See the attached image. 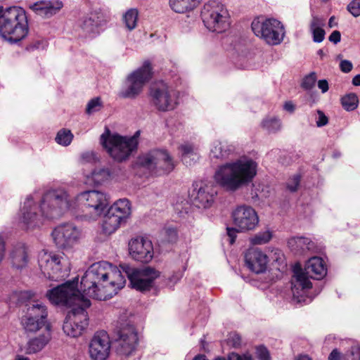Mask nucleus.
I'll use <instances>...</instances> for the list:
<instances>
[{
  "label": "nucleus",
  "mask_w": 360,
  "mask_h": 360,
  "mask_svg": "<svg viewBox=\"0 0 360 360\" xmlns=\"http://www.w3.org/2000/svg\"><path fill=\"white\" fill-rule=\"evenodd\" d=\"M78 278L68 281L46 292L49 300L54 304L86 307L91 306V301L85 297L106 300L114 295L125 285L120 272L113 269L111 264L101 261L90 266L82 277L80 290L77 287Z\"/></svg>",
  "instance_id": "nucleus-1"
},
{
  "label": "nucleus",
  "mask_w": 360,
  "mask_h": 360,
  "mask_svg": "<svg viewBox=\"0 0 360 360\" xmlns=\"http://www.w3.org/2000/svg\"><path fill=\"white\" fill-rule=\"evenodd\" d=\"M108 204L106 194L98 191H86L72 199L65 189H52L44 194L39 205L34 204L32 196L26 198L21 210L22 221L27 228H33L41 224L43 217L57 219L67 210H76L80 206L89 210L93 217H98Z\"/></svg>",
  "instance_id": "nucleus-2"
},
{
  "label": "nucleus",
  "mask_w": 360,
  "mask_h": 360,
  "mask_svg": "<svg viewBox=\"0 0 360 360\" xmlns=\"http://www.w3.org/2000/svg\"><path fill=\"white\" fill-rule=\"evenodd\" d=\"M257 164L251 159H240L218 167L214 174L215 182L224 190L235 192L252 181Z\"/></svg>",
  "instance_id": "nucleus-3"
},
{
  "label": "nucleus",
  "mask_w": 360,
  "mask_h": 360,
  "mask_svg": "<svg viewBox=\"0 0 360 360\" xmlns=\"http://www.w3.org/2000/svg\"><path fill=\"white\" fill-rule=\"evenodd\" d=\"M25 11L18 6H0V35L11 44L22 40L28 34Z\"/></svg>",
  "instance_id": "nucleus-4"
},
{
  "label": "nucleus",
  "mask_w": 360,
  "mask_h": 360,
  "mask_svg": "<svg viewBox=\"0 0 360 360\" xmlns=\"http://www.w3.org/2000/svg\"><path fill=\"white\" fill-rule=\"evenodd\" d=\"M295 282L292 283V290L293 295H299L300 290L304 292L311 288L312 283L309 278L316 280L322 279L327 274L326 264L322 258L313 257L310 258L305 264L304 269L299 266L294 268Z\"/></svg>",
  "instance_id": "nucleus-5"
},
{
  "label": "nucleus",
  "mask_w": 360,
  "mask_h": 360,
  "mask_svg": "<svg viewBox=\"0 0 360 360\" xmlns=\"http://www.w3.org/2000/svg\"><path fill=\"white\" fill-rule=\"evenodd\" d=\"M100 141L110 157L119 162L127 160L138 147L136 137L111 134L108 128L101 136Z\"/></svg>",
  "instance_id": "nucleus-6"
},
{
  "label": "nucleus",
  "mask_w": 360,
  "mask_h": 360,
  "mask_svg": "<svg viewBox=\"0 0 360 360\" xmlns=\"http://www.w3.org/2000/svg\"><path fill=\"white\" fill-rule=\"evenodd\" d=\"M38 263L42 274L51 281L63 280L70 271V262L63 254L42 251L39 254Z\"/></svg>",
  "instance_id": "nucleus-7"
},
{
  "label": "nucleus",
  "mask_w": 360,
  "mask_h": 360,
  "mask_svg": "<svg viewBox=\"0 0 360 360\" xmlns=\"http://www.w3.org/2000/svg\"><path fill=\"white\" fill-rule=\"evenodd\" d=\"M205 26L211 32L221 33L230 27V15L224 4L210 0L203 6L201 12Z\"/></svg>",
  "instance_id": "nucleus-8"
},
{
  "label": "nucleus",
  "mask_w": 360,
  "mask_h": 360,
  "mask_svg": "<svg viewBox=\"0 0 360 360\" xmlns=\"http://www.w3.org/2000/svg\"><path fill=\"white\" fill-rule=\"evenodd\" d=\"M153 76L152 67L149 61H145L141 67L129 74L118 96L125 99H135L143 91L145 85Z\"/></svg>",
  "instance_id": "nucleus-9"
},
{
  "label": "nucleus",
  "mask_w": 360,
  "mask_h": 360,
  "mask_svg": "<svg viewBox=\"0 0 360 360\" xmlns=\"http://www.w3.org/2000/svg\"><path fill=\"white\" fill-rule=\"evenodd\" d=\"M111 266L120 272L124 279H125V276L128 278L132 288L141 292L150 290L155 279L160 276V272L150 266L137 269L124 264L120 265L121 271L112 264ZM124 281H126V280Z\"/></svg>",
  "instance_id": "nucleus-10"
},
{
  "label": "nucleus",
  "mask_w": 360,
  "mask_h": 360,
  "mask_svg": "<svg viewBox=\"0 0 360 360\" xmlns=\"http://www.w3.org/2000/svg\"><path fill=\"white\" fill-rule=\"evenodd\" d=\"M138 164L155 175L167 174L174 168L173 159L162 149H153L138 158Z\"/></svg>",
  "instance_id": "nucleus-11"
},
{
  "label": "nucleus",
  "mask_w": 360,
  "mask_h": 360,
  "mask_svg": "<svg viewBox=\"0 0 360 360\" xmlns=\"http://www.w3.org/2000/svg\"><path fill=\"white\" fill-rule=\"evenodd\" d=\"M152 105L160 112L173 110L178 105L177 92L166 82L159 81L150 89Z\"/></svg>",
  "instance_id": "nucleus-12"
},
{
  "label": "nucleus",
  "mask_w": 360,
  "mask_h": 360,
  "mask_svg": "<svg viewBox=\"0 0 360 360\" xmlns=\"http://www.w3.org/2000/svg\"><path fill=\"white\" fill-rule=\"evenodd\" d=\"M251 27L257 37L263 39L269 45L280 44L285 34L283 24L274 18H267L263 21L255 19Z\"/></svg>",
  "instance_id": "nucleus-13"
},
{
  "label": "nucleus",
  "mask_w": 360,
  "mask_h": 360,
  "mask_svg": "<svg viewBox=\"0 0 360 360\" xmlns=\"http://www.w3.org/2000/svg\"><path fill=\"white\" fill-rule=\"evenodd\" d=\"M131 214L130 202L120 199L111 205L104 215L102 224L103 232L106 235L113 233Z\"/></svg>",
  "instance_id": "nucleus-14"
},
{
  "label": "nucleus",
  "mask_w": 360,
  "mask_h": 360,
  "mask_svg": "<svg viewBox=\"0 0 360 360\" xmlns=\"http://www.w3.org/2000/svg\"><path fill=\"white\" fill-rule=\"evenodd\" d=\"M88 307L79 305L74 307L68 313L63 325L64 333L70 337L81 335L89 325V318L86 309Z\"/></svg>",
  "instance_id": "nucleus-15"
},
{
  "label": "nucleus",
  "mask_w": 360,
  "mask_h": 360,
  "mask_svg": "<svg viewBox=\"0 0 360 360\" xmlns=\"http://www.w3.org/2000/svg\"><path fill=\"white\" fill-rule=\"evenodd\" d=\"M81 231L72 224H63L56 227L52 236L56 245L63 250L73 248L81 238Z\"/></svg>",
  "instance_id": "nucleus-16"
},
{
  "label": "nucleus",
  "mask_w": 360,
  "mask_h": 360,
  "mask_svg": "<svg viewBox=\"0 0 360 360\" xmlns=\"http://www.w3.org/2000/svg\"><path fill=\"white\" fill-rule=\"evenodd\" d=\"M138 345V335L133 325L126 324L117 330L116 352L121 356H129Z\"/></svg>",
  "instance_id": "nucleus-17"
},
{
  "label": "nucleus",
  "mask_w": 360,
  "mask_h": 360,
  "mask_svg": "<svg viewBox=\"0 0 360 360\" xmlns=\"http://www.w3.org/2000/svg\"><path fill=\"white\" fill-rule=\"evenodd\" d=\"M233 223L240 232L254 230L259 224L256 211L248 205L236 207L231 213Z\"/></svg>",
  "instance_id": "nucleus-18"
},
{
  "label": "nucleus",
  "mask_w": 360,
  "mask_h": 360,
  "mask_svg": "<svg viewBox=\"0 0 360 360\" xmlns=\"http://www.w3.org/2000/svg\"><path fill=\"white\" fill-rule=\"evenodd\" d=\"M191 194L193 205L198 208L207 209L212 206L217 195V191L212 183H203L193 185Z\"/></svg>",
  "instance_id": "nucleus-19"
},
{
  "label": "nucleus",
  "mask_w": 360,
  "mask_h": 360,
  "mask_svg": "<svg viewBox=\"0 0 360 360\" xmlns=\"http://www.w3.org/2000/svg\"><path fill=\"white\" fill-rule=\"evenodd\" d=\"M129 251L134 260L142 263H148L154 255L152 242L143 237L131 239L129 243Z\"/></svg>",
  "instance_id": "nucleus-20"
},
{
  "label": "nucleus",
  "mask_w": 360,
  "mask_h": 360,
  "mask_svg": "<svg viewBox=\"0 0 360 360\" xmlns=\"http://www.w3.org/2000/svg\"><path fill=\"white\" fill-rule=\"evenodd\" d=\"M110 351V342L108 334L104 331L97 332L92 338L89 352L93 360H105Z\"/></svg>",
  "instance_id": "nucleus-21"
},
{
  "label": "nucleus",
  "mask_w": 360,
  "mask_h": 360,
  "mask_svg": "<svg viewBox=\"0 0 360 360\" xmlns=\"http://www.w3.org/2000/svg\"><path fill=\"white\" fill-rule=\"evenodd\" d=\"M245 262L247 267L251 271L261 274L266 269L268 257L257 248H250L245 254Z\"/></svg>",
  "instance_id": "nucleus-22"
},
{
  "label": "nucleus",
  "mask_w": 360,
  "mask_h": 360,
  "mask_svg": "<svg viewBox=\"0 0 360 360\" xmlns=\"http://www.w3.org/2000/svg\"><path fill=\"white\" fill-rule=\"evenodd\" d=\"M63 3L58 0L41 1L30 6V8L42 18H50L58 12Z\"/></svg>",
  "instance_id": "nucleus-23"
},
{
  "label": "nucleus",
  "mask_w": 360,
  "mask_h": 360,
  "mask_svg": "<svg viewBox=\"0 0 360 360\" xmlns=\"http://www.w3.org/2000/svg\"><path fill=\"white\" fill-rule=\"evenodd\" d=\"M51 326H46V331H44L40 335L30 339L26 347L27 354H34L41 351L51 340Z\"/></svg>",
  "instance_id": "nucleus-24"
},
{
  "label": "nucleus",
  "mask_w": 360,
  "mask_h": 360,
  "mask_svg": "<svg viewBox=\"0 0 360 360\" xmlns=\"http://www.w3.org/2000/svg\"><path fill=\"white\" fill-rule=\"evenodd\" d=\"M12 265L17 269L25 268L29 261L27 248L23 244L15 245L11 252Z\"/></svg>",
  "instance_id": "nucleus-25"
},
{
  "label": "nucleus",
  "mask_w": 360,
  "mask_h": 360,
  "mask_svg": "<svg viewBox=\"0 0 360 360\" xmlns=\"http://www.w3.org/2000/svg\"><path fill=\"white\" fill-rule=\"evenodd\" d=\"M233 150V147L226 142L214 141L211 146L210 157L212 160H223L228 158Z\"/></svg>",
  "instance_id": "nucleus-26"
},
{
  "label": "nucleus",
  "mask_w": 360,
  "mask_h": 360,
  "mask_svg": "<svg viewBox=\"0 0 360 360\" xmlns=\"http://www.w3.org/2000/svg\"><path fill=\"white\" fill-rule=\"evenodd\" d=\"M26 307L27 311L24 316L48 323V311L46 307L43 303L38 302L30 303Z\"/></svg>",
  "instance_id": "nucleus-27"
},
{
  "label": "nucleus",
  "mask_w": 360,
  "mask_h": 360,
  "mask_svg": "<svg viewBox=\"0 0 360 360\" xmlns=\"http://www.w3.org/2000/svg\"><path fill=\"white\" fill-rule=\"evenodd\" d=\"M101 24L98 13L92 12L79 20V25L85 34L94 33Z\"/></svg>",
  "instance_id": "nucleus-28"
},
{
  "label": "nucleus",
  "mask_w": 360,
  "mask_h": 360,
  "mask_svg": "<svg viewBox=\"0 0 360 360\" xmlns=\"http://www.w3.org/2000/svg\"><path fill=\"white\" fill-rule=\"evenodd\" d=\"M288 244L291 251L295 254H302L314 247L312 241L306 237H292L288 240Z\"/></svg>",
  "instance_id": "nucleus-29"
},
{
  "label": "nucleus",
  "mask_w": 360,
  "mask_h": 360,
  "mask_svg": "<svg viewBox=\"0 0 360 360\" xmlns=\"http://www.w3.org/2000/svg\"><path fill=\"white\" fill-rule=\"evenodd\" d=\"M201 0H169L171 8L176 13H183L194 9Z\"/></svg>",
  "instance_id": "nucleus-30"
},
{
  "label": "nucleus",
  "mask_w": 360,
  "mask_h": 360,
  "mask_svg": "<svg viewBox=\"0 0 360 360\" xmlns=\"http://www.w3.org/2000/svg\"><path fill=\"white\" fill-rule=\"evenodd\" d=\"M21 325L26 333H34L43 328H45V331H46V326H50L49 323L24 316L21 318Z\"/></svg>",
  "instance_id": "nucleus-31"
},
{
  "label": "nucleus",
  "mask_w": 360,
  "mask_h": 360,
  "mask_svg": "<svg viewBox=\"0 0 360 360\" xmlns=\"http://www.w3.org/2000/svg\"><path fill=\"white\" fill-rule=\"evenodd\" d=\"M179 149L181 152V160L186 165H191L192 162L198 159V155L195 151L192 144L186 143L181 145Z\"/></svg>",
  "instance_id": "nucleus-32"
},
{
  "label": "nucleus",
  "mask_w": 360,
  "mask_h": 360,
  "mask_svg": "<svg viewBox=\"0 0 360 360\" xmlns=\"http://www.w3.org/2000/svg\"><path fill=\"white\" fill-rule=\"evenodd\" d=\"M341 104L342 108L347 111H353L359 104V98L356 94L349 93L343 96L341 99Z\"/></svg>",
  "instance_id": "nucleus-33"
},
{
  "label": "nucleus",
  "mask_w": 360,
  "mask_h": 360,
  "mask_svg": "<svg viewBox=\"0 0 360 360\" xmlns=\"http://www.w3.org/2000/svg\"><path fill=\"white\" fill-rule=\"evenodd\" d=\"M139 12L136 8H130L123 16L126 27L129 30H132L136 27Z\"/></svg>",
  "instance_id": "nucleus-34"
},
{
  "label": "nucleus",
  "mask_w": 360,
  "mask_h": 360,
  "mask_svg": "<svg viewBox=\"0 0 360 360\" xmlns=\"http://www.w3.org/2000/svg\"><path fill=\"white\" fill-rule=\"evenodd\" d=\"M72 139L73 134L70 130L62 129L57 133L55 140L57 143L67 146L71 143Z\"/></svg>",
  "instance_id": "nucleus-35"
},
{
  "label": "nucleus",
  "mask_w": 360,
  "mask_h": 360,
  "mask_svg": "<svg viewBox=\"0 0 360 360\" xmlns=\"http://www.w3.org/2000/svg\"><path fill=\"white\" fill-rule=\"evenodd\" d=\"M91 176L95 183L101 184L109 179L110 172L108 168L96 169L92 171Z\"/></svg>",
  "instance_id": "nucleus-36"
},
{
  "label": "nucleus",
  "mask_w": 360,
  "mask_h": 360,
  "mask_svg": "<svg viewBox=\"0 0 360 360\" xmlns=\"http://www.w3.org/2000/svg\"><path fill=\"white\" fill-rule=\"evenodd\" d=\"M272 238V233L269 230L259 232L250 238L253 245H262L268 243Z\"/></svg>",
  "instance_id": "nucleus-37"
},
{
  "label": "nucleus",
  "mask_w": 360,
  "mask_h": 360,
  "mask_svg": "<svg viewBox=\"0 0 360 360\" xmlns=\"http://www.w3.org/2000/svg\"><path fill=\"white\" fill-rule=\"evenodd\" d=\"M262 127L269 132H276L281 129V122L275 117L266 119L262 122Z\"/></svg>",
  "instance_id": "nucleus-38"
},
{
  "label": "nucleus",
  "mask_w": 360,
  "mask_h": 360,
  "mask_svg": "<svg viewBox=\"0 0 360 360\" xmlns=\"http://www.w3.org/2000/svg\"><path fill=\"white\" fill-rule=\"evenodd\" d=\"M102 106L103 103L101 98L99 97L94 98L88 102L86 105V112L88 115H91L98 112Z\"/></svg>",
  "instance_id": "nucleus-39"
},
{
  "label": "nucleus",
  "mask_w": 360,
  "mask_h": 360,
  "mask_svg": "<svg viewBox=\"0 0 360 360\" xmlns=\"http://www.w3.org/2000/svg\"><path fill=\"white\" fill-rule=\"evenodd\" d=\"M316 80V73L312 72L304 77L302 83V87L306 90H310L314 87Z\"/></svg>",
  "instance_id": "nucleus-40"
},
{
  "label": "nucleus",
  "mask_w": 360,
  "mask_h": 360,
  "mask_svg": "<svg viewBox=\"0 0 360 360\" xmlns=\"http://www.w3.org/2000/svg\"><path fill=\"white\" fill-rule=\"evenodd\" d=\"M347 10L354 16H360V0H352L347 6Z\"/></svg>",
  "instance_id": "nucleus-41"
},
{
  "label": "nucleus",
  "mask_w": 360,
  "mask_h": 360,
  "mask_svg": "<svg viewBox=\"0 0 360 360\" xmlns=\"http://www.w3.org/2000/svg\"><path fill=\"white\" fill-rule=\"evenodd\" d=\"M165 238L168 243H174L177 240L178 234L176 229L167 227L163 230Z\"/></svg>",
  "instance_id": "nucleus-42"
},
{
  "label": "nucleus",
  "mask_w": 360,
  "mask_h": 360,
  "mask_svg": "<svg viewBox=\"0 0 360 360\" xmlns=\"http://www.w3.org/2000/svg\"><path fill=\"white\" fill-rule=\"evenodd\" d=\"M242 343L241 337L236 333H231L229 334L227 339V344L234 348H238Z\"/></svg>",
  "instance_id": "nucleus-43"
},
{
  "label": "nucleus",
  "mask_w": 360,
  "mask_h": 360,
  "mask_svg": "<svg viewBox=\"0 0 360 360\" xmlns=\"http://www.w3.org/2000/svg\"><path fill=\"white\" fill-rule=\"evenodd\" d=\"M300 183V176L294 175L292 178L289 179L286 183V187L290 192H295Z\"/></svg>",
  "instance_id": "nucleus-44"
},
{
  "label": "nucleus",
  "mask_w": 360,
  "mask_h": 360,
  "mask_svg": "<svg viewBox=\"0 0 360 360\" xmlns=\"http://www.w3.org/2000/svg\"><path fill=\"white\" fill-rule=\"evenodd\" d=\"M256 355L259 360H271L269 350L263 345L258 346L256 348Z\"/></svg>",
  "instance_id": "nucleus-45"
},
{
  "label": "nucleus",
  "mask_w": 360,
  "mask_h": 360,
  "mask_svg": "<svg viewBox=\"0 0 360 360\" xmlns=\"http://www.w3.org/2000/svg\"><path fill=\"white\" fill-rule=\"evenodd\" d=\"M312 33L313 41L316 43H321L325 37V31L323 29H314L311 30Z\"/></svg>",
  "instance_id": "nucleus-46"
},
{
  "label": "nucleus",
  "mask_w": 360,
  "mask_h": 360,
  "mask_svg": "<svg viewBox=\"0 0 360 360\" xmlns=\"http://www.w3.org/2000/svg\"><path fill=\"white\" fill-rule=\"evenodd\" d=\"M81 159L84 162H95L97 160V157L95 153L87 151L81 155Z\"/></svg>",
  "instance_id": "nucleus-47"
},
{
  "label": "nucleus",
  "mask_w": 360,
  "mask_h": 360,
  "mask_svg": "<svg viewBox=\"0 0 360 360\" xmlns=\"http://www.w3.org/2000/svg\"><path fill=\"white\" fill-rule=\"evenodd\" d=\"M227 235L229 237L230 244H233L237 237V233L240 232L238 229L235 227H227L226 229Z\"/></svg>",
  "instance_id": "nucleus-48"
},
{
  "label": "nucleus",
  "mask_w": 360,
  "mask_h": 360,
  "mask_svg": "<svg viewBox=\"0 0 360 360\" xmlns=\"http://www.w3.org/2000/svg\"><path fill=\"white\" fill-rule=\"evenodd\" d=\"M228 360H253L252 357L249 354L239 355L238 354L232 352L228 356Z\"/></svg>",
  "instance_id": "nucleus-49"
},
{
  "label": "nucleus",
  "mask_w": 360,
  "mask_h": 360,
  "mask_svg": "<svg viewBox=\"0 0 360 360\" xmlns=\"http://www.w3.org/2000/svg\"><path fill=\"white\" fill-rule=\"evenodd\" d=\"M340 68L342 72L348 73L352 70L353 65L348 60H342L340 63Z\"/></svg>",
  "instance_id": "nucleus-50"
},
{
  "label": "nucleus",
  "mask_w": 360,
  "mask_h": 360,
  "mask_svg": "<svg viewBox=\"0 0 360 360\" xmlns=\"http://www.w3.org/2000/svg\"><path fill=\"white\" fill-rule=\"evenodd\" d=\"M317 113L319 115L318 120H316L317 127H321L326 125L328 122V119L323 113V112H322L321 110H318Z\"/></svg>",
  "instance_id": "nucleus-51"
},
{
  "label": "nucleus",
  "mask_w": 360,
  "mask_h": 360,
  "mask_svg": "<svg viewBox=\"0 0 360 360\" xmlns=\"http://www.w3.org/2000/svg\"><path fill=\"white\" fill-rule=\"evenodd\" d=\"M183 274L181 271L174 272L172 276L168 278V285H174L181 278Z\"/></svg>",
  "instance_id": "nucleus-52"
},
{
  "label": "nucleus",
  "mask_w": 360,
  "mask_h": 360,
  "mask_svg": "<svg viewBox=\"0 0 360 360\" xmlns=\"http://www.w3.org/2000/svg\"><path fill=\"white\" fill-rule=\"evenodd\" d=\"M323 25V23L321 18L317 16H313L310 23V30L321 29V26Z\"/></svg>",
  "instance_id": "nucleus-53"
},
{
  "label": "nucleus",
  "mask_w": 360,
  "mask_h": 360,
  "mask_svg": "<svg viewBox=\"0 0 360 360\" xmlns=\"http://www.w3.org/2000/svg\"><path fill=\"white\" fill-rule=\"evenodd\" d=\"M341 40V34L339 31H333L329 36V41L334 43L335 44L340 42Z\"/></svg>",
  "instance_id": "nucleus-54"
},
{
  "label": "nucleus",
  "mask_w": 360,
  "mask_h": 360,
  "mask_svg": "<svg viewBox=\"0 0 360 360\" xmlns=\"http://www.w3.org/2000/svg\"><path fill=\"white\" fill-rule=\"evenodd\" d=\"M318 87L321 89L323 94H325L328 91L329 86L328 82L326 79H320L318 81Z\"/></svg>",
  "instance_id": "nucleus-55"
},
{
  "label": "nucleus",
  "mask_w": 360,
  "mask_h": 360,
  "mask_svg": "<svg viewBox=\"0 0 360 360\" xmlns=\"http://www.w3.org/2000/svg\"><path fill=\"white\" fill-rule=\"evenodd\" d=\"M349 354L352 357V360H359L360 354V348L359 347H352L349 350Z\"/></svg>",
  "instance_id": "nucleus-56"
},
{
  "label": "nucleus",
  "mask_w": 360,
  "mask_h": 360,
  "mask_svg": "<svg viewBox=\"0 0 360 360\" xmlns=\"http://www.w3.org/2000/svg\"><path fill=\"white\" fill-rule=\"evenodd\" d=\"M341 353L337 349H334L328 356V360H340Z\"/></svg>",
  "instance_id": "nucleus-57"
},
{
  "label": "nucleus",
  "mask_w": 360,
  "mask_h": 360,
  "mask_svg": "<svg viewBox=\"0 0 360 360\" xmlns=\"http://www.w3.org/2000/svg\"><path fill=\"white\" fill-rule=\"evenodd\" d=\"M283 108L285 110L292 113L295 110V106L292 101H286L284 103Z\"/></svg>",
  "instance_id": "nucleus-58"
},
{
  "label": "nucleus",
  "mask_w": 360,
  "mask_h": 360,
  "mask_svg": "<svg viewBox=\"0 0 360 360\" xmlns=\"http://www.w3.org/2000/svg\"><path fill=\"white\" fill-rule=\"evenodd\" d=\"M31 297V293L27 291L20 292L19 294V301L23 302L25 299H29Z\"/></svg>",
  "instance_id": "nucleus-59"
},
{
  "label": "nucleus",
  "mask_w": 360,
  "mask_h": 360,
  "mask_svg": "<svg viewBox=\"0 0 360 360\" xmlns=\"http://www.w3.org/2000/svg\"><path fill=\"white\" fill-rule=\"evenodd\" d=\"M5 245L3 238L0 236V262H1L4 255Z\"/></svg>",
  "instance_id": "nucleus-60"
},
{
  "label": "nucleus",
  "mask_w": 360,
  "mask_h": 360,
  "mask_svg": "<svg viewBox=\"0 0 360 360\" xmlns=\"http://www.w3.org/2000/svg\"><path fill=\"white\" fill-rule=\"evenodd\" d=\"M352 83L354 86H360V74L353 77Z\"/></svg>",
  "instance_id": "nucleus-61"
},
{
  "label": "nucleus",
  "mask_w": 360,
  "mask_h": 360,
  "mask_svg": "<svg viewBox=\"0 0 360 360\" xmlns=\"http://www.w3.org/2000/svg\"><path fill=\"white\" fill-rule=\"evenodd\" d=\"M46 41H36L34 44H33V47L35 48V49H39L41 47V45L42 48H44L46 45Z\"/></svg>",
  "instance_id": "nucleus-62"
},
{
  "label": "nucleus",
  "mask_w": 360,
  "mask_h": 360,
  "mask_svg": "<svg viewBox=\"0 0 360 360\" xmlns=\"http://www.w3.org/2000/svg\"><path fill=\"white\" fill-rule=\"evenodd\" d=\"M193 360H207L203 354H199L194 357Z\"/></svg>",
  "instance_id": "nucleus-63"
},
{
  "label": "nucleus",
  "mask_w": 360,
  "mask_h": 360,
  "mask_svg": "<svg viewBox=\"0 0 360 360\" xmlns=\"http://www.w3.org/2000/svg\"><path fill=\"white\" fill-rule=\"evenodd\" d=\"M296 360H311L307 355H301Z\"/></svg>",
  "instance_id": "nucleus-64"
}]
</instances>
